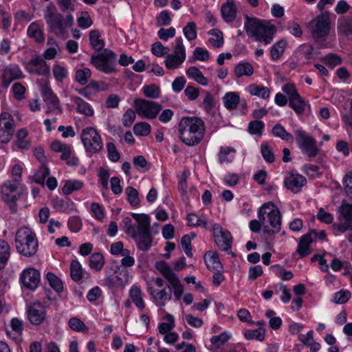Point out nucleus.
<instances>
[{"label":"nucleus","mask_w":352,"mask_h":352,"mask_svg":"<svg viewBox=\"0 0 352 352\" xmlns=\"http://www.w3.org/2000/svg\"><path fill=\"white\" fill-rule=\"evenodd\" d=\"M205 124L197 117H184L178 124V134L180 140L187 146L198 144L204 138Z\"/></svg>","instance_id":"obj_1"},{"label":"nucleus","mask_w":352,"mask_h":352,"mask_svg":"<svg viewBox=\"0 0 352 352\" xmlns=\"http://www.w3.org/2000/svg\"><path fill=\"white\" fill-rule=\"evenodd\" d=\"M258 217L263 224L265 234L273 235L281 228V214L278 207L272 202L264 204L258 211Z\"/></svg>","instance_id":"obj_2"},{"label":"nucleus","mask_w":352,"mask_h":352,"mask_svg":"<svg viewBox=\"0 0 352 352\" xmlns=\"http://www.w3.org/2000/svg\"><path fill=\"white\" fill-rule=\"evenodd\" d=\"M133 218L137 222L138 230L132 239H134L138 248L143 252L148 251L153 244L151 234L150 218L146 214L133 213Z\"/></svg>","instance_id":"obj_3"},{"label":"nucleus","mask_w":352,"mask_h":352,"mask_svg":"<svg viewBox=\"0 0 352 352\" xmlns=\"http://www.w3.org/2000/svg\"><path fill=\"white\" fill-rule=\"evenodd\" d=\"M245 29L248 36L254 38L265 45L270 44L274 36L275 30L274 26L263 25L260 20L256 18L245 16Z\"/></svg>","instance_id":"obj_4"},{"label":"nucleus","mask_w":352,"mask_h":352,"mask_svg":"<svg viewBox=\"0 0 352 352\" xmlns=\"http://www.w3.org/2000/svg\"><path fill=\"white\" fill-rule=\"evenodd\" d=\"M16 248L22 255L33 256L38 250V241L36 234L27 227L18 230L15 236Z\"/></svg>","instance_id":"obj_5"},{"label":"nucleus","mask_w":352,"mask_h":352,"mask_svg":"<svg viewBox=\"0 0 352 352\" xmlns=\"http://www.w3.org/2000/svg\"><path fill=\"white\" fill-rule=\"evenodd\" d=\"M116 54L109 49H104L101 52L91 56V63L99 71L104 74L115 72Z\"/></svg>","instance_id":"obj_6"},{"label":"nucleus","mask_w":352,"mask_h":352,"mask_svg":"<svg viewBox=\"0 0 352 352\" xmlns=\"http://www.w3.org/2000/svg\"><path fill=\"white\" fill-rule=\"evenodd\" d=\"M331 20L328 12H322L309 23L311 36L315 39L327 37L330 32Z\"/></svg>","instance_id":"obj_7"},{"label":"nucleus","mask_w":352,"mask_h":352,"mask_svg":"<svg viewBox=\"0 0 352 352\" xmlns=\"http://www.w3.org/2000/svg\"><path fill=\"white\" fill-rule=\"evenodd\" d=\"M82 142L86 151L96 153L99 152L103 147L101 137L97 130L88 126L82 129L80 135Z\"/></svg>","instance_id":"obj_8"},{"label":"nucleus","mask_w":352,"mask_h":352,"mask_svg":"<svg viewBox=\"0 0 352 352\" xmlns=\"http://www.w3.org/2000/svg\"><path fill=\"white\" fill-rule=\"evenodd\" d=\"M133 107L137 114L143 118L154 119L162 110V105L153 100L135 98Z\"/></svg>","instance_id":"obj_9"},{"label":"nucleus","mask_w":352,"mask_h":352,"mask_svg":"<svg viewBox=\"0 0 352 352\" xmlns=\"http://www.w3.org/2000/svg\"><path fill=\"white\" fill-rule=\"evenodd\" d=\"M282 90L288 97L289 107L298 116L302 115L307 107V103L298 93L294 85L289 83L285 84Z\"/></svg>","instance_id":"obj_10"},{"label":"nucleus","mask_w":352,"mask_h":352,"mask_svg":"<svg viewBox=\"0 0 352 352\" xmlns=\"http://www.w3.org/2000/svg\"><path fill=\"white\" fill-rule=\"evenodd\" d=\"M186 59V49L183 44V39L181 37L175 40V46L173 54H167L164 64L166 68L175 69L178 68Z\"/></svg>","instance_id":"obj_11"},{"label":"nucleus","mask_w":352,"mask_h":352,"mask_svg":"<svg viewBox=\"0 0 352 352\" xmlns=\"http://www.w3.org/2000/svg\"><path fill=\"white\" fill-rule=\"evenodd\" d=\"M338 211L339 222L333 225V229L340 232L352 230V204L342 201Z\"/></svg>","instance_id":"obj_12"},{"label":"nucleus","mask_w":352,"mask_h":352,"mask_svg":"<svg viewBox=\"0 0 352 352\" xmlns=\"http://www.w3.org/2000/svg\"><path fill=\"white\" fill-rule=\"evenodd\" d=\"M296 142L302 152L309 157H314L318 153L316 140L311 136L307 135L302 131H296Z\"/></svg>","instance_id":"obj_13"},{"label":"nucleus","mask_w":352,"mask_h":352,"mask_svg":"<svg viewBox=\"0 0 352 352\" xmlns=\"http://www.w3.org/2000/svg\"><path fill=\"white\" fill-rule=\"evenodd\" d=\"M23 65L30 74L45 76L50 73V67L43 58L36 54H34L29 60L23 61Z\"/></svg>","instance_id":"obj_14"},{"label":"nucleus","mask_w":352,"mask_h":352,"mask_svg":"<svg viewBox=\"0 0 352 352\" xmlns=\"http://www.w3.org/2000/svg\"><path fill=\"white\" fill-rule=\"evenodd\" d=\"M44 18L50 30L57 36L65 34L63 16L53 9L47 8L44 13Z\"/></svg>","instance_id":"obj_15"},{"label":"nucleus","mask_w":352,"mask_h":352,"mask_svg":"<svg viewBox=\"0 0 352 352\" xmlns=\"http://www.w3.org/2000/svg\"><path fill=\"white\" fill-rule=\"evenodd\" d=\"M214 241L218 248L228 253L231 252L232 237L230 232L224 230L219 224H214L213 227Z\"/></svg>","instance_id":"obj_16"},{"label":"nucleus","mask_w":352,"mask_h":352,"mask_svg":"<svg viewBox=\"0 0 352 352\" xmlns=\"http://www.w3.org/2000/svg\"><path fill=\"white\" fill-rule=\"evenodd\" d=\"M19 183L16 181L5 182L0 189L1 198L4 202L16 201L20 198Z\"/></svg>","instance_id":"obj_17"},{"label":"nucleus","mask_w":352,"mask_h":352,"mask_svg":"<svg viewBox=\"0 0 352 352\" xmlns=\"http://www.w3.org/2000/svg\"><path fill=\"white\" fill-rule=\"evenodd\" d=\"M0 78L1 86L6 89L12 81L23 78V74L18 65L10 64L1 69Z\"/></svg>","instance_id":"obj_18"},{"label":"nucleus","mask_w":352,"mask_h":352,"mask_svg":"<svg viewBox=\"0 0 352 352\" xmlns=\"http://www.w3.org/2000/svg\"><path fill=\"white\" fill-rule=\"evenodd\" d=\"M28 318L34 325L42 324L46 318V309L40 302H34L27 307Z\"/></svg>","instance_id":"obj_19"},{"label":"nucleus","mask_w":352,"mask_h":352,"mask_svg":"<svg viewBox=\"0 0 352 352\" xmlns=\"http://www.w3.org/2000/svg\"><path fill=\"white\" fill-rule=\"evenodd\" d=\"M20 281L26 289L34 290L40 282V273L34 267L26 268L20 275Z\"/></svg>","instance_id":"obj_20"},{"label":"nucleus","mask_w":352,"mask_h":352,"mask_svg":"<svg viewBox=\"0 0 352 352\" xmlns=\"http://www.w3.org/2000/svg\"><path fill=\"white\" fill-rule=\"evenodd\" d=\"M42 93L44 96V100L47 104L48 110L47 113L53 112L55 114H60L62 112L60 106V101L53 94L48 85H45L42 87Z\"/></svg>","instance_id":"obj_21"},{"label":"nucleus","mask_w":352,"mask_h":352,"mask_svg":"<svg viewBox=\"0 0 352 352\" xmlns=\"http://www.w3.org/2000/svg\"><path fill=\"white\" fill-rule=\"evenodd\" d=\"M147 292L160 307H164L166 302L172 298V289L170 287H168V290L164 288L159 291L153 287H148Z\"/></svg>","instance_id":"obj_22"},{"label":"nucleus","mask_w":352,"mask_h":352,"mask_svg":"<svg viewBox=\"0 0 352 352\" xmlns=\"http://www.w3.org/2000/svg\"><path fill=\"white\" fill-rule=\"evenodd\" d=\"M306 178L299 174H292L285 180V186L287 188L294 192H297L305 185Z\"/></svg>","instance_id":"obj_23"},{"label":"nucleus","mask_w":352,"mask_h":352,"mask_svg":"<svg viewBox=\"0 0 352 352\" xmlns=\"http://www.w3.org/2000/svg\"><path fill=\"white\" fill-rule=\"evenodd\" d=\"M236 6L233 0H227V1L221 6V12L223 20L227 22H232L236 14Z\"/></svg>","instance_id":"obj_24"},{"label":"nucleus","mask_w":352,"mask_h":352,"mask_svg":"<svg viewBox=\"0 0 352 352\" xmlns=\"http://www.w3.org/2000/svg\"><path fill=\"white\" fill-rule=\"evenodd\" d=\"M28 36L33 38L37 43H42L45 41L43 28L37 22L30 23L27 31Z\"/></svg>","instance_id":"obj_25"},{"label":"nucleus","mask_w":352,"mask_h":352,"mask_svg":"<svg viewBox=\"0 0 352 352\" xmlns=\"http://www.w3.org/2000/svg\"><path fill=\"white\" fill-rule=\"evenodd\" d=\"M312 242L311 234H306L301 237L297 249V252L301 258L308 256L311 252L310 245Z\"/></svg>","instance_id":"obj_26"},{"label":"nucleus","mask_w":352,"mask_h":352,"mask_svg":"<svg viewBox=\"0 0 352 352\" xmlns=\"http://www.w3.org/2000/svg\"><path fill=\"white\" fill-rule=\"evenodd\" d=\"M204 260L208 269L210 271L219 270L222 268L218 254L214 252H207Z\"/></svg>","instance_id":"obj_27"},{"label":"nucleus","mask_w":352,"mask_h":352,"mask_svg":"<svg viewBox=\"0 0 352 352\" xmlns=\"http://www.w3.org/2000/svg\"><path fill=\"white\" fill-rule=\"evenodd\" d=\"M101 34L98 30H92L89 32V40L91 47L96 51L104 50V41L100 38Z\"/></svg>","instance_id":"obj_28"},{"label":"nucleus","mask_w":352,"mask_h":352,"mask_svg":"<svg viewBox=\"0 0 352 352\" xmlns=\"http://www.w3.org/2000/svg\"><path fill=\"white\" fill-rule=\"evenodd\" d=\"M51 148L55 152L61 153L60 158L63 160H67L71 155L72 148L68 144L62 143L60 141H54L51 144Z\"/></svg>","instance_id":"obj_29"},{"label":"nucleus","mask_w":352,"mask_h":352,"mask_svg":"<svg viewBox=\"0 0 352 352\" xmlns=\"http://www.w3.org/2000/svg\"><path fill=\"white\" fill-rule=\"evenodd\" d=\"M234 73L236 78L243 76H250L254 73V67L250 63H239L235 66Z\"/></svg>","instance_id":"obj_30"},{"label":"nucleus","mask_w":352,"mask_h":352,"mask_svg":"<svg viewBox=\"0 0 352 352\" xmlns=\"http://www.w3.org/2000/svg\"><path fill=\"white\" fill-rule=\"evenodd\" d=\"M338 32L346 36L352 34V17H342L338 20Z\"/></svg>","instance_id":"obj_31"},{"label":"nucleus","mask_w":352,"mask_h":352,"mask_svg":"<svg viewBox=\"0 0 352 352\" xmlns=\"http://www.w3.org/2000/svg\"><path fill=\"white\" fill-rule=\"evenodd\" d=\"M129 296L135 306L142 310L145 307V304L142 298V292L140 287L133 285L129 291Z\"/></svg>","instance_id":"obj_32"},{"label":"nucleus","mask_w":352,"mask_h":352,"mask_svg":"<svg viewBox=\"0 0 352 352\" xmlns=\"http://www.w3.org/2000/svg\"><path fill=\"white\" fill-rule=\"evenodd\" d=\"M72 101L76 104V110L78 113L84 114L86 116H92L94 115V110L91 106L78 96L72 98Z\"/></svg>","instance_id":"obj_33"},{"label":"nucleus","mask_w":352,"mask_h":352,"mask_svg":"<svg viewBox=\"0 0 352 352\" xmlns=\"http://www.w3.org/2000/svg\"><path fill=\"white\" fill-rule=\"evenodd\" d=\"M28 135V133L25 129H21L17 131L14 144L19 149L28 150L30 148L31 142L26 140Z\"/></svg>","instance_id":"obj_34"},{"label":"nucleus","mask_w":352,"mask_h":352,"mask_svg":"<svg viewBox=\"0 0 352 352\" xmlns=\"http://www.w3.org/2000/svg\"><path fill=\"white\" fill-rule=\"evenodd\" d=\"M248 91L252 96H255L267 100L270 98V90L269 88L263 86L251 84L248 86Z\"/></svg>","instance_id":"obj_35"},{"label":"nucleus","mask_w":352,"mask_h":352,"mask_svg":"<svg viewBox=\"0 0 352 352\" xmlns=\"http://www.w3.org/2000/svg\"><path fill=\"white\" fill-rule=\"evenodd\" d=\"M223 100L225 107L228 110H232L237 107L240 97L236 92H228L225 94Z\"/></svg>","instance_id":"obj_36"},{"label":"nucleus","mask_w":352,"mask_h":352,"mask_svg":"<svg viewBox=\"0 0 352 352\" xmlns=\"http://www.w3.org/2000/svg\"><path fill=\"white\" fill-rule=\"evenodd\" d=\"M287 46V41L285 40H280L272 45L270 50V56L273 60H278L283 54L285 47Z\"/></svg>","instance_id":"obj_37"},{"label":"nucleus","mask_w":352,"mask_h":352,"mask_svg":"<svg viewBox=\"0 0 352 352\" xmlns=\"http://www.w3.org/2000/svg\"><path fill=\"white\" fill-rule=\"evenodd\" d=\"M155 268L160 272L162 276L168 280H170L177 276V275L173 272L169 265L164 261H157L155 263Z\"/></svg>","instance_id":"obj_38"},{"label":"nucleus","mask_w":352,"mask_h":352,"mask_svg":"<svg viewBox=\"0 0 352 352\" xmlns=\"http://www.w3.org/2000/svg\"><path fill=\"white\" fill-rule=\"evenodd\" d=\"M236 151L230 146H221L219 153V161L220 164L230 162L234 157Z\"/></svg>","instance_id":"obj_39"},{"label":"nucleus","mask_w":352,"mask_h":352,"mask_svg":"<svg viewBox=\"0 0 352 352\" xmlns=\"http://www.w3.org/2000/svg\"><path fill=\"white\" fill-rule=\"evenodd\" d=\"M106 278H104V281L105 283V285L108 286L109 287H118L124 285L127 282V279L124 278L123 279L122 277H120L121 273L120 274L115 276L114 277H112L110 275V272L108 270V268L106 269Z\"/></svg>","instance_id":"obj_40"},{"label":"nucleus","mask_w":352,"mask_h":352,"mask_svg":"<svg viewBox=\"0 0 352 352\" xmlns=\"http://www.w3.org/2000/svg\"><path fill=\"white\" fill-rule=\"evenodd\" d=\"M186 74L201 85L206 86L208 83L207 78L204 76L201 72L197 67H189L186 71Z\"/></svg>","instance_id":"obj_41"},{"label":"nucleus","mask_w":352,"mask_h":352,"mask_svg":"<svg viewBox=\"0 0 352 352\" xmlns=\"http://www.w3.org/2000/svg\"><path fill=\"white\" fill-rule=\"evenodd\" d=\"M210 35L214 37L208 39L209 43L216 48L221 47L223 44V32L218 29H212L208 32Z\"/></svg>","instance_id":"obj_42"},{"label":"nucleus","mask_w":352,"mask_h":352,"mask_svg":"<svg viewBox=\"0 0 352 352\" xmlns=\"http://www.w3.org/2000/svg\"><path fill=\"white\" fill-rule=\"evenodd\" d=\"M82 269L80 263L74 260L70 264V276L73 280L78 282L82 278Z\"/></svg>","instance_id":"obj_43"},{"label":"nucleus","mask_w":352,"mask_h":352,"mask_svg":"<svg viewBox=\"0 0 352 352\" xmlns=\"http://www.w3.org/2000/svg\"><path fill=\"white\" fill-rule=\"evenodd\" d=\"M104 265L103 255L100 253H94L89 258V267L96 271H100Z\"/></svg>","instance_id":"obj_44"},{"label":"nucleus","mask_w":352,"mask_h":352,"mask_svg":"<svg viewBox=\"0 0 352 352\" xmlns=\"http://www.w3.org/2000/svg\"><path fill=\"white\" fill-rule=\"evenodd\" d=\"M46 278L50 285L58 293H60L63 290V284L62 280L58 278L54 273L47 272Z\"/></svg>","instance_id":"obj_45"},{"label":"nucleus","mask_w":352,"mask_h":352,"mask_svg":"<svg viewBox=\"0 0 352 352\" xmlns=\"http://www.w3.org/2000/svg\"><path fill=\"white\" fill-rule=\"evenodd\" d=\"M91 72L90 69L85 67L77 69L75 74V80L80 85H85L87 83L88 79L91 77Z\"/></svg>","instance_id":"obj_46"},{"label":"nucleus","mask_w":352,"mask_h":352,"mask_svg":"<svg viewBox=\"0 0 352 352\" xmlns=\"http://www.w3.org/2000/svg\"><path fill=\"white\" fill-rule=\"evenodd\" d=\"M83 183L78 180H67L63 186L62 190L64 195H68L75 190H80Z\"/></svg>","instance_id":"obj_47"},{"label":"nucleus","mask_w":352,"mask_h":352,"mask_svg":"<svg viewBox=\"0 0 352 352\" xmlns=\"http://www.w3.org/2000/svg\"><path fill=\"white\" fill-rule=\"evenodd\" d=\"M265 330L263 327H259L256 329H248L244 333L246 339H256L258 341H263L265 339Z\"/></svg>","instance_id":"obj_48"},{"label":"nucleus","mask_w":352,"mask_h":352,"mask_svg":"<svg viewBox=\"0 0 352 352\" xmlns=\"http://www.w3.org/2000/svg\"><path fill=\"white\" fill-rule=\"evenodd\" d=\"M151 131V125L146 122H140L133 126V132L136 135L146 136Z\"/></svg>","instance_id":"obj_49"},{"label":"nucleus","mask_w":352,"mask_h":352,"mask_svg":"<svg viewBox=\"0 0 352 352\" xmlns=\"http://www.w3.org/2000/svg\"><path fill=\"white\" fill-rule=\"evenodd\" d=\"M188 221V226L192 227V226H201L204 228H207L208 226V222L199 217L197 214L195 213H190L188 214L187 217Z\"/></svg>","instance_id":"obj_50"},{"label":"nucleus","mask_w":352,"mask_h":352,"mask_svg":"<svg viewBox=\"0 0 352 352\" xmlns=\"http://www.w3.org/2000/svg\"><path fill=\"white\" fill-rule=\"evenodd\" d=\"M272 133L274 136L281 138L283 140L288 141L293 138L291 133L287 132L285 129L280 124H276L272 128Z\"/></svg>","instance_id":"obj_51"},{"label":"nucleus","mask_w":352,"mask_h":352,"mask_svg":"<svg viewBox=\"0 0 352 352\" xmlns=\"http://www.w3.org/2000/svg\"><path fill=\"white\" fill-rule=\"evenodd\" d=\"M261 153L263 159L267 163H272L275 160V155L272 148L267 142H263L261 145Z\"/></svg>","instance_id":"obj_52"},{"label":"nucleus","mask_w":352,"mask_h":352,"mask_svg":"<svg viewBox=\"0 0 352 352\" xmlns=\"http://www.w3.org/2000/svg\"><path fill=\"white\" fill-rule=\"evenodd\" d=\"M230 337L231 336L228 333L223 332L218 336H212L210 338V342L216 348H220L228 341Z\"/></svg>","instance_id":"obj_53"},{"label":"nucleus","mask_w":352,"mask_h":352,"mask_svg":"<svg viewBox=\"0 0 352 352\" xmlns=\"http://www.w3.org/2000/svg\"><path fill=\"white\" fill-rule=\"evenodd\" d=\"M69 326L74 331L87 333L88 328L85 323L78 318L74 317L69 319Z\"/></svg>","instance_id":"obj_54"},{"label":"nucleus","mask_w":352,"mask_h":352,"mask_svg":"<svg viewBox=\"0 0 352 352\" xmlns=\"http://www.w3.org/2000/svg\"><path fill=\"white\" fill-rule=\"evenodd\" d=\"M50 175V170L45 164H41L37 173L34 175V180L36 184H44L45 178Z\"/></svg>","instance_id":"obj_55"},{"label":"nucleus","mask_w":352,"mask_h":352,"mask_svg":"<svg viewBox=\"0 0 352 352\" xmlns=\"http://www.w3.org/2000/svg\"><path fill=\"white\" fill-rule=\"evenodd\" d=\"M127 199L132 206H137L140 204V199L138 190L132 186H128L125 189Z\"/></svg>","instance_id":"obj_56"},{"label":"nucleus","mask_w":352,"mask_h":352,"mask_svg":"<svg viewBox=\"0 0 352 352\" xmlns=\"http://www.w3.org/2000/svg\"><path fill=\"white\" fill-rule=\"evenodd\" d=\"M183 32L188 41L195 40L197 38V25L195 22H189L184 28Z\"/></svg>","instance_id":"obj_57"},{"label":"nucleus","mask_w":352,"mask_h":352,"mask_svg":"<svg viewBox=\"0 0 352 352\" xmlns=\"http://www.w3.org/2000/svg\"><path fill=\"white\" fill-rule=\"evenodd\" d=\"M264 126L265 124L262 121H251L248 124V131L251 134L261 136L263 134V129Z\"/></svg>","instance_id":"obj_58"},{"label":"nucleus","mask_w":352,"mask_h":352,"mask_svg":"<svg viewBox=\"0 0 352 352\" xmlns=\"http://www.w3.org/2000/svg\"><path fill=\"white\" fill-rule=\"evenodd\" d=\"M351 294L349 290L342 289L334 294L333 302L336 304H344L351 298Z\"/></svg>","instance_id":"obj_59"},{"label":"nucleus","mask_w":352,"mask_h":352,"mask_svg":"<svg viewBox=\"0 0 352 352\" xmlns=\"http://www.w3.org/2000/svg\"><path fill=\"white\" fill-rule=\"evenodd\" d=\"M168 283L172 285L174 289V296L177 300H179L181 298V296L184 292L183 285L181 284L180 280L178 277L176 276L174 278L171 279L168 281Z\"/></svg>","instance_id":"obj_60"},{"label":"nucleus","mask_w":352,"mask_h":352,"mask_svg":"<svg viewBox=\"0 0 352 352\" xmlns=\"http://www.w3.org/2000/svg\"><path fill=\"white\" fill-rule=\"evenodd\" d=\"M144 94L151 98H157L160 96V88L155 85L144 86L142 89Z\"/></svg>","instance_id":"obj_61"},{"label":"nucleus","mask_w":352,"mask_h":352,"mask_svg":"<svg viewBox=\"0 0 352 352\" xmlns=\"http://www.w3.org/2000/svg\"><path fill=\"white\" fill-rule=\"evenodd\" d=\"M135 109H128L122 117V124L125 127H130L136 118Z\"/></svg>","instance_id":"obj_62"},{"label":"nucleus","mask_w":352,"mask_h":352,"mask_svg":"<svg viewBox=\"0 0 352 352\" xmlns=\"http://www.w3.org/2000/svg\"><path fill=\"white\" fill-rule=\"evenodd\" d=\"M53 75L57 81L61 82L67 78V70L65 67L56 65L53 68Z\"/></svg>","instance_id":"obj_63"},{"label":"nucleus","mask_w":352,"mask_h":352,"mask_svg":"<svg viewBox=\"0 0 352 352\" xmlns=\"http://www.w3.org/2000/svg\"><path fill=\"white\" fill-rule=\"evenodd\" d=\"M168 51L169 49L164 47L160 42H155L151 46L152 53L157 57L167 55Z\"/></svg>","instance_id":"obj_64"}]
</instances>
